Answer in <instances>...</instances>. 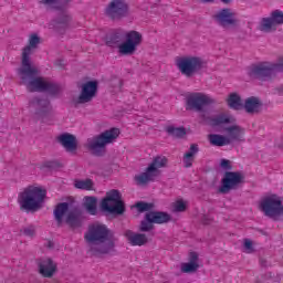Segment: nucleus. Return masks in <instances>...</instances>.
I'll return each instance as SVG.
<instances>
[{
	"instance_id": "nucleus-28",
	"label": "nucleus",
	"mask_w": 283,
	"mask_h": 283,
	"mask_svg": "<svg viewBox=\"0 0 283 283\" xmlns=\"http://www.w3.org/2000/svg\"><path fill=\"white\" fill-rule=\"evenodd\" d=\"M42 6H46V8H52L53 10H63V8L67 7L70 0H40Z\"/></svg>"
},
{
	"instance_id": "nucleus-6",
	"label": "nucleus",
	"mask_w": 283,
	"mask_h": 283,
	"mask_svg": "<svg viewBox=\"0 0 283 283\" xmlns=\"http://www.w3.org/2000/svg\"><path fill=\"white\" fill-rule=\"evenodd\" d=\"M167 163H169V159L165 156H156L144 172L135 176V182H137V185L154 182L156 178L160 176V169L167 167Z\"/></svg>"
},
{
	"instance_id": "nucleus-40",
	"label": "nucleus",
	"mask_w": 283,
	"mask_h": 283,
	"mask_svg": "<svg viewBox=\"0 0 283 283\" xmlns=\"http://www.w3.org/2000/svg\"><path fill=\"white\" fill-rule=\"evenodd\" d=\"M154 229V223L150 220H147V214L145 216V220L140 223V231H151Z\"/></svg>"
},
{
	"instance_id": "nucleus-2",
	"label": "nucleus",
	"mask_w": 283,
	"mask_h": 283,
	"mask_svg": "<svg viewBox=\"0 0 283 283\" xmlns=\"http://www.w3.org/2000/svg\"><path fill=\"white\" fill-rule=\"evenodd\" d=\"M48 191L39 186H28L18 193V205L21 211H39Z\"/></svg>"
},
{
	"instance_id": "nucleus-1",
	"label": "nucleus",
	"mask_w": 283,
	"mask_h": 283,
	"mask_svg": "<svg viewBox=\"0 0 283 283\" xmlns=\"http://www.w3.org/2000/svg\"><path fill=\"white\" fill-rule=\"evenodd\" d=\"M84 240L90 245V251L93 255H103L114 251V235L112 230L103 223L88 226Z\"/></svg>"
},
{
	"instance_id": "nucleus-21",
	"label": "nucleus",
	"mask_w": 283,
	"mask_h": 283,
	"mask_svg": "<svg viewBox=\"0 0 283 283\" xmlns=\"http://www.w3.org/2000/svg\"><path fill=\"white\" fill-rule=\"evenodd\" d=\"M146 220H149L154 224H167L171 220V216L163 211H149L146 213Z\"/></svg>"
},
{
	"instance_id": "nucleus-30",
	"label": "nucleus",
	"mask_w": 283,
	"mask_h": 283,
	"mask_svg": "<svg viewBox=\"0 0 283 283\" xmlns=\"http://www.w3.org/2000/svg\"><path fill=\"white\" fill-rule=\"evenodd\" d=\"M259 30L261 32H275L277 30V27L275 25V22H273V19L270 18H263L260 22Z\"/></svg>"
},
{
	"instance_id": "nucleus-22",
	"label": "nucleus",
	"mask_w": 283,
	"mask_h": 283,
	"mask_svg": "<svg viewBox=\"0 0 283 283\" xmlns=\"http://www.w3.org/2000/svg\"><path fill=\"white\" fill-rule=\"evenodd\" d=\"M66 224L71 227V229H78L83 224V213L81 210L74 209L67 213Z\"/></svg>"
},
{
	"instance_id": "nucleus-35",
	"label": "nucleus",
	"mask_w": 283,
	"mask_h": 283,
	"mask_svg": "<svg viewBox=\"0 0 283 283\" xmlns=\"http://www.w3.org/2000/svg\"><path fill=\"white\" fill-rule=\"evenodd\" d=\"M213 145L216 147H227V145H231V139L229 138V136L214 134Z\"/></svg>"
},
{
	"instance_id": "nucleus-13",
	"label": "nucleus",
	"mask_w": 283,
	"mask_h": 283,
	"mask_svg": "<svg viewBox=\"0 0 283 283\" xmlns=\"http://www.w3.org/2000/svg\"><path fill=\"white\" fill-rule=\"evenodd\" d=\"M98 92V82L88 81L82 85V91L77 97L73 98V105L78 107V105H85L86 103H92L96 97Z\"/></svg>"
},
{
	"instance_id": "nucleus-39",
	"label": "nucleus",
	"mask_w": 283,
	"mask_h": 283,
	"mask_svg": "<svg viewBox=\"0 0 283 283\" xmlns=\"http://www.w3.org/2000/svg\"><path fill=\"white\" fill-rule=\"evenodd\" d=\"M22 235H27V238H34L36 233V228L34 226H28L21 230Z\"/></svg>"
},
{
	"instance_id": "nucleus-12",
	"label": "nucleus",
	"mask_w": 283,
	"mask_h": 283,
	"mask_svg": "<svg viewBox=\"0 0 283 283\" xmlns=\"http://www.w3.org/2000/svg\"><path fill=\"white\" fill-rule=\"evenodd\" d=\"M120 198V191L116 189L106 192V198L102 200L103 211H107L108 213H116L117 216L125 213V203Z\"/></svg>"
},
{
	"instance_id": "nucleus-11",
	"label": "nucleus",
	"mask_w": 283,
	"mask_h": 283,
	"mask_svg": "<svg viewBox=\"0 0 283 283\" xmlns=\"http://www.w3.org/2000/svg\"><path fill=\"white\" fill-rule=\"evenodd\" d=\"M140 43H143V34L135 30L128 31L125 34V41L117 45V52L119 56H132Z\"/></svg>"
},
{
	"instance_id": "nucleus-41",
	"label": "nucleus",
	"mask_w": 283,
	"mask_h": 283,
	"mask_svg": "<svg viewBox=\"0 0 283 283\" xmlns=\"http://www.w3.org/2000/svg\"><path fill=\"white\" fill-rule=\"evenodd\" d=\"M70 21H72V17L65 13L59 18V24L62 25V28H70Z\"/></svg>"
},
{
	"instance_id": "nucleus-31",
	"label": "nucleus",
	"mask_w": 283,
	"mask_h": 283,
	"mask_svg": "<svg viewBox=\"0 0 283 283\" xmlns=\"http://www.w3.org/2000/svg\"><path fill=\"white\" fill-rule=\"evenodd\" d=\"M75 189H82L84 191H92L94 189V181L92 179H76L74 181Z\"/></svg>"
},
{
	"instance_id": "nucleus-37",
	"label": "nucleus",
	"mask_w": 283,
	"mask_h": 283,
	"mask_svg": "<svg viewBox=\"0 0 283 283\" xmlns=\"http://www.w3.org/2000/svg\"><path fill=\"white\" fill-rule=\"evenodd\" d=\"M135 207L139 211V213H145V211H151V209H154V203L139 201V202L136 203Z\"/></svg>"
},
{
	"instance_id": "nucleus-27",
	"label": "nucleus",
	"mask_w": 283,
	"mask_h": 283,
	"mask_svg": "<svg viewBox=\"0 0 283 283\" xmlns=\"http://www.w3.org/2000/svg\"><path fill=\"white\" fill-rule=\"evenodd\" d=\"M235 123V117L233 115L221 113L213 117V126L218 125H233Z\"/></svg>"
},
{
	"instance_id": "nucleus-5",
	"label": "nucleus",
	"mask_w": 283,
	"mask_h": 283,
	"mask_svg": "<svg viewBox=\"0 0 283 283\" xmlns=\"http://www.w3.org/2000/svg\"><path fill=\"white\" fill-rule=\"evenodd\" d=\"M41 43V39L36 34H31L29 38V44L22 50V65L19 69V74L22 80L25 81L28 76H34L36 74V67L32 66L30 62V56L32 55V50H36V45Z\"/></svg>"
},
{
	"instance_id": "nucleus-49",
	"label": "nucleus",
	"mask_w": 283,
	"mask_h": 283,
	"mask_svg": "<svg viewBox=\"0 0 283 283\" xmlns=\"http://www.w3.org/2000/svg\"><path fill=\"white\" fill-rule=\"evenodd\" d=\"M118 84L120 85V84H122V82H120V81H118Z\"/></svg>"
},
{
	"instance_id": "nucleus-10",
	"label": "nucleus",
	"mask_w": 283,
	"mask_h": 283,
	"mask_svg": "<svg viewBox=\"0 0 283 283\" xmlns=\"http://www.w3.org/2000/svg\"><path fill=\"white\" fill-rule=\"evenodd\" d=\"M176 66L184 76L191 78L193 74L200 72L201 67H205V61L198 56H181L176 59Z\"/></svg>"
},
{
	"instance_id": "nucleus-8",
	"label": "nucleus",
	"mask_w": 283,
	"mask_h": 283,
	"mask_svg": "<svg viewBox=\"0 0 283 283\" xmlns=\"http://www.w3.org/2000/svg\"><path fill=\"white\" fill-rule=\"evenodd\" d=\"M211 103H213V99H211V96L205 93H189L186 96V112H197L198 114H205V112H209Z\"/></svg>"
},
{
	"instance_id": "nucleus-32",
	"label": "nucleus",
	"mask_w": 283,
	"mask_h": 283,
	"mask_svg": "<svg viewBox=\"0 0 283 283\" xmlns=\"http://www.w3.org/2000/svg\"><path fill=\"white\" fill-rule=\"evenodd\" d=\"M33 103H36L38 107L41 108L38 112L39 116H48V114H50V109H52V106H50V101L36 98Z\"/></svg>"
},
{
	"instance_id": "nucleus-33",
	"label": "nucleus",
	"mask_w": 283,
	"mask_h": 283,
	"mask_svg": "<svg viewBox=\"0 0 283 283\" xmlns=\"http://www.w3.org/2000/svg\"><path fill=\"white\" fill-rule=\"evenodd\" d=\"M96 197H84V207L91 216H96Z\"/></svg>"
},
{
	"instance_id": "nucleus-19",
	"label": "nucleus",
	"mask_w": 283,
	"mask_h": 283,
	"mask_svg": "<svg viewBox=\"0 0 283 283\" xmlns=\"http://www.w3.org/2000/svg\"><path fill=\"white\" fill-rule=\"evenodd\" d=\"M57 143H60L66 151L72 153L77 149L76 137L70 133L57 136Z\"/></svg>"
},
{
	"instance_id": "nucleus-16",
	"label": "nucleus",
	"mask_w": 283,
	"mask_h": 283,
	"mask_svg": "<svg viewBox=\"0 0 283 283\" xmlns=\"http://www.w3.org/2000/svg\"><path fill=\"white\" fill-rule=\"evenodd\" d=\"M226 133L228 134V138L231 143H244V134L245 130L240 125H232L229 127H226Z\"/></svg>"
},
{
	"instance_id": "nucleus-46",
	"label": "nucleus",
	"mask_w": 283,
	"mask_h": 283,
	"mask_svg": "<svg viewBox=\"0 0 283 283\" xmlns=\"http://www.w3.org/2000/svg\"><path fill=\"white\" fill-rule=\"evenodd\" d=\"M208 125H213V118H209V120L205 119Z\"/></svg>"
},
{
	"instance_id": "nucleus-36",
	"label": "nucleus",
	"mask_w": 283,
	"mask_h": 283,
	"mask_svg": "<svg viewBox=\"0 0 283 283\" xmlns=\"http://www.w3.org/2000/svg\"><path fill=\"white\" fill-rule=\"evenodd\" d=\"M106 45L108 48H115V45H120V34L118 31L113 32L111 35L106 36Z\"/></svg>"
},
{
	"instance_id": "nucleus-17",
	"label": "nucleus",
	"mask_w": 283,
	"mask_h": 283,
	"mask_svg": "<svg viewBox=\"0 0 283 283\" xmlns=\"http://www.w3.org/2000/svg\"><path fill=\"white\" fill-rule=\"evenodd\" d=\"M39 271L42 277H52L56 273V264L50 258L42 259L39 263Z\"/></svg>"
},
{
	"instance_id": "nucleus-48",
	"label": "nucleus",
	"mask_w": 283,
	"mask_h": 283,
	"mask_svg": "<svg viewBox=\"0 0 283 283\" xmlns=\"http://www.w3.org/2000/svg\"><path fill=\"white\" fill-rule=\"evenodd\" d=\"M277 94L282 95L283 94L282 90H277Z\"/></svg>"
},
{
	"instance_id": "nucleus-23",
	"label": "nucleus",
	"mask_w": 283,
	"mask_h": 283,
	"mask_svg": "<svg viewBox=\"0 0 283 283\" xmlns=\"http://www.w3.org/2000/svg\"><path fill=\"white\" fill-rule=\"evenodd\" d=\"M217 19H219L220 25L222 28H229L230 25H235V17L229 9H222L218 15Z\"/></svg>"
},
{
	"instance_id": "nucleus-29",
	"label": "nucleus",
	"mask_w": 283,
	"mask_h": 283,
	"mask_svg": "<svg viewBox=\"0 0 283 283\" xmlns=\"http://www.w3.org/2000/svg\"><path fill=\"white\" fill-rule=\"evenodd\" d=\"M69 210H70V203H67V202L59 203L55 207L54 216H55V220L59 224H61V222H63V216H65Z\"/></svg>"
},
{
	"instance_id": "nucleus-9",
	"label": "nucleus",
	"mask_w": 283,
	"mask_h": 283,
	"mask_svg": "<svg viewBox=\"0 0 283 283\" xmlns=\"http://www.w3.org/2000/svg\"><path fill=\"white\" fill-rule=\"evenodd\" d=\"M36 74H39V71ZM36 74L33 76H27L25 80L21 77V81L27 85V90L29 92H48L52 96H56V94L61 92V86L52 82H46L42 77H35Z\"/></svg>"
},
{
	"instance_id": "nucleus-7",
	"label": "nucleus",
	"mask_w": 283,
	"mask_h": 283,
	"mask_svg": "<svg viewBox=\"0 0 283 283\" xmlns=\"http://www.w3.org/2000/svg\"><path fill=\"white\" fill-rule=\"evenodd\" d=\"M259 207L272 220H280L283 216V198L275 193L263 197Z\"/></svg>"
},
{
	"instance_id": "nucleus-15",
	"label": "nucleus",
	"mask_w": 283,
	"mask_h": 283,
	"mask_svg": "<svg viewBox=\"0 0 283 283\" xmlns=\"http://www.w3.org/2000/svg\"><path fill=\"white\" fill-rule=\"evenodd\" d=\"M105 14L113 21L125 19L129 14V4L125 0H112L105 9Z\"/></svg>"
},
{
	"instance_id": "nucleus-26",
	"label": "nucleus",
	"mask_w": 283,
	"mask_h": 283,
	"mask_svg": "<svg viewBox=\"0 0 283 283\" xmlns=\"http://www.w3.org/2000/svg\"><path fill=\"white\" fill-rule=\"evenodd\" d=\"M260 107H262L260 98L252 96L245 99L244 109L248 114H255V112H260Z\"/></svg>"
},
{
	"instance_id": "nucleus-24",
	"label": "nucleus",
	"mask_w": 283,
	"mask_h": 283,
	"mask_svg": "<svg viewBox=\"0 0 283 283\" xmlns=\"http://www.w3.org/2000/svg\"><path fill=\"white\" fill-rule=\"evenodd\" d=\"M226 103L230 109L234 112H240L244 104L242 103V97L238 93H230L226 99Z\"/></svg>"
},
{
	"instance_id": "nucleus-45",
	"label": "nucleus",
	"mask_w": 283,
	"mask_h": 283,
	"mask_svg": "<svg viewBox=\"0 0 283 283\" xmlns=\"http://www.w3.org/2000/svg\"><path fill=\"white\" fill-rule=\"evenodd\" d=\"M208 140H209L210 145H213V134L208 135Z\"/></svg>"
},
{
	"instance_id": "nucleus-38",
	"label": "nucleus",
	"mask_w": 283,
	"mask_h": 283,
	"mask_svg": "<svg viewBox=\"0 0 283 283\" xmlns=\"http://www.w3.org/2000/svg\"><path fill=\"white\" fill-rule=\"evenodd\" d=\"M272 21L274 22V24L277 25H282L283 24V12L280 10H275L271 13Z\"/></svg>"
},
{
	"instance_id": "nucleus-4",
	"label": "nucleus",
	"mask_w": 283,
	"mask_h": 283,
	"mask_svg": "<svg viewBox=\"0 0 283 283\" xmlns=\"http://www.w3.org/2000/svg\"><path fill=\"white\" fill-rule=\"evenodd\" d=\"M118 136H120V129L109 128L99 135L88 138L86 147L93 151L95 156H103V154H105V147L115 143Z\"/></svg>"
},
{
	"instance_id": "nucleus-47",
	"label": "nucleus",
	"mask_w": 283,
	"mask_h": 283,
	"mask_svg": "<svg viewBox=\"0 0 283 283\" xmlns=\"http://www.w3.org/2000/svg\"><path fill=\"white\" fill-rule=\"evenodd\" d=\"M222 3H231V0H221Z\"/></svg>"
},
{
	"instance_id": "nucleus-42",
	"label": "nucleus",
	"mask_w": 283,
	"mask_h": 283,
	"mask_svg": "<svg viewBox=\"0 0 283 283\" xmlns=\"http://www.w3.org/2000/svg\"><path fill=\"white\" fill-rule=\"evenodd\" d=\"M174 210L178 212H182L187 210V203L182 200H178L174 203Z\"/></svg>"
},
{
	"instance_id": "nucleus-25",
	"label": "nucleus",
	"mask_w": 283,
	"mask_h": 283,
	"mask_svg": "<svg viewBox=\"0 0 283 283\" xmlns=\"http://www.w3.org/2000/svg\"><path fill=\"white\" fill-rule=\"evenodd\" d=\"M198 151H200L198 144H191L189 151H187L184 155V165L187 169L193 166V160H196V156H198Z\"/></svg>"
},
{
	"instance_id": "nucleus-44",
	"label": "nucleus",
	"mask_w": 283,
	"mask_h": 283,
	"mask_svg": "<svg viewBox=\"0 0 283 283\" xmlns=\"http://www.w3.org/2000/svg\"><path fill=\"white\" fill-rule=\"evenodd\" d=\"M220 165L222 169H231V161L228 159H222Z\"/></svg>"
},
{
	"instance_id": "nucleus-43",
	"label": "nucleus",
	"mask_w": 283,
	"mask_h": 283,
	"mask_svg": "<svg viewBox=\"0 0 283 283\" xmlns=\"http://www.w3.org/2000/svg\"><path fill=\"white\" fill-rule=\"evenodd\" d=\"M244 249H245V253H253V242L249 239L244 240Z\"/></svg>"
},
{
	"instance_id": "nucleus-34",
	"label": "nucleus",
	"mask_w": 283,
	"mask_h": 283,
	"mask_svg": "<svg viewBox=\"0 0 283 283\" xmlns=\"http://www.w3.org/2000/svg\"><path fill=\"white\" fill-rule=\"evenodd\" d=\"M167 134H169L170 136H174V138H184V136L187 135V130L185 129V127H174V126H168L166 128Z\"/></svg>"
},
{
	"instance_id": "nucleus-14",
	"label": "nucleus",
	"mask_w": 283,
	"mask_h": 283,
	"mask_svg": "<svg viewBox=\"0 0 283 283\" xmlns=\"http://www.w3.org/2000/svg\"><path fill=\"white\" fill-rule=\"evenodd\" d=\"M244 182V175L240 171H227L221 180L220 193L235 191Z\"/></svg>"
},
{
	"instance_id": "nucleus-3",
	"label": "nucleus",
	"mask_w": 283,
	"mask_h": 283,
	"mask_svg": "<svg viewBox=\"0 0 283 283\" xmlns=\"http://www.w3.org/2000/svg\"><path fill=\"white\" fill-rule=\"evenodd\" d=\"M277 72H283V57H279L277 63L260 62L247 70L248 76L258 81H271Z\"/></svg>"
},
{
	"instance_id": "nucleus-20",
	"label": "nucleus",
	"mask_w": 283,
	"mask_h": 283,
	"mask_svg": "<svg viewBox=\"0 0 283 283\" xmlns=\"http://www.w3.org/2000/svg\"><path fill=\"white\" fill-rule=\"evenodd\" d=\"M126 240L129 242L130 247H145L149 240L146 234L136 233L132 230L125 232Z\"/></svg>"
},
{
	"instance_id": "nucleus-18",
	"label": "nucleus",
	"mask_w": 283,
	"mask_h": 283,
	"mask_svg": "<svg viewBox=\"0 0 283 283\" xmlns=\"http://www.w3.org/2000/svg\"><path fill=\"white\" fill-rule=\"evenodd\" d=\"M200 269V261L198 258V253L190 252L188 262L181 263V273H196Z\"/></svg>"
}]
</instances>
